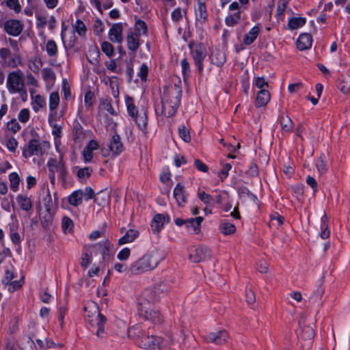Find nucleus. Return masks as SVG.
<instances>
[{"mask_svg":"<svg viewBox=\"0 0 350 350\" xmlns=\"http://www.w3.org/2000/svg\"><path fill=\"white\" fill-rule=\"evenodd\" d=\"M306 19L304 17H293L288 20V26L291 30L297 29L306 24Z\"/></svg>","mask_w":350,"mask_h":350,"instance_id":"34","label":"nucleus"},{"mask_svg":"<svg viewBox=\"0 0 350 350\" xmlns=\"http://www.w3.org/2000/svg\"><path fill=\"white\" fill-rule=\"evenodd\" d=\"M16 201L19 206L25 211H29L32 208V203L29 198L26 196L19 194L16 197Z\"/></svg>","mask_w":350,"mask_h":350,"instance_id":"26","label":"nucleus"},{"mask_svg":"<svg viewBox=\"0 0 350 350\" xmlns=\"http://www.w3.org/2000/svg\"><path fill=\"white\" fill-rule=\"evenodd\" d=\"M59 103V95L58 92H53L49 96V109L51 111L55 110Z\"/></svg>","mask_w":350,"mask_h":350,"instance_id":"43","label":"nucleus"},{"mask_svg":"<svg viewBox=\"0 0 350 350\" xmlns=\"http://www.w3.org/2000/svg\"><path fill=\"white\" fill-rule=\"evenodd\" d=\"M46 51L49 57H55L57 55L58 48L54 40H50L47 41Z\"/></svg>","mask_w":350,"mask_h":350,"instance_id":"40","label":"nucleus"},{"mask_svg":"<svg viewBox=\"0 0 350 350\" xmlns=\"http://www.w3.org/2000/svg\"><path fill=\"white\" fill-rule=\"evenodd\" d=\"M98 143L96 140H90L83 150L82 156L85 163L90 162L93 159V151L98 148Z\"/></svg>","mask_w":350,"mask_h":350,"instance_id":"19","label":"nucleus"},{"mask_svg":"<svg viewBox=\"0 0 350 350\" xmlns=\"http://www.w3.org/2000/svg\"><path fill=\"white\" fill-rule=\"evenodd\" d=\"M280 124L282 131L289 133L293 126L292 120L288 116H281L279 118Z\"/></svg>","mask_w":350,"mask_h":350,"instance_id":"27","label":"nucleus"},{"mask_svg":"<svg viewBox=\"0 0 350 350\" xmlns=\"http://www.w3.org/2000/svg\"><path fill=\"white\" fill-rule=\"evenodd\" d=\"M9 180L10 182V188L13 191H16L18 189L19 184L21 182L20 177L16 172H12L9 175Z\"/></svg>","mask_w":350,"mask_h":350,"instance_id":"41","label":"nucleus"},{"mask_svg":"<svg viewBox=\"0 0 350 350\" xmlns=\"http://www.w3.org/2000/svg\"><path fill=\"white\" fill-rule=\"evenodd\" d=\"M158 264L156 254L154 252H149L132 262L129 267L128 273L131 275H140L154 269Z\"/></svg>","mask_w":350,"mask_h":350,"instance_id":"2","label":"nucleus"},{"mask_svg":"<svg viewBox=\"0 0 350 350\" xmlns=\"http://www.w3.org/2000/svg\"><path fill=\"white\" fill-rule=\"evenodd\" d=\"M212 62L217 66H221L226 61L225 54L221 51H217L211 55Z\"/></svg>","mask_w":350,"mask_h":350,"instance_id":"46","label":"nucleus"},{"mask_svg":"<svg viewBox=\"0 0 350 350\" xmlns=\"http://www.w3.org/2000/svg\"><path fill=\"white\" fill-rule=\"evenodd\" d=\"M47 165L49 167L50 171L52 172V174H50V178L51 183H53L55 181V172H57L59 174L60 178L62 179H64L66 170L62 159H61L59 161L57 162L54 159H50L48 161Z\"/></svg>","mask_w":350,"mask_h":350,"instance_id":"11","label":"nucleus"},{"mask_svg":"<svg viewBox=\"0 0 350 350\" xmlns=\"http://www.w3.org/2000/svg\"><path fill=\"white\" fill-rule=\"evenodd\" d=\"M210 250L204 246H198L190 251L189 259L193 262H200L211 258Z\"/></svg>","mask_w":350,"mask_h":350,"instance_id":"10","label":"nucleus"},{"mask_svg":"<svg viewBox=\"0 0 350 350\" xmlns=\"http://www.w3.org/2000/svg\"><path fill=\"white\" fill-rule=\"evenodd\" d=\"M6 5L10 9H13L16 13L21 11V7L18 0H7Z\"/></svg>","mask_w":350,"mask_h":350,"instance_id":"59","label":"nucleus"},{"mask_svg":"<svg viewBox=\"0 0 350 350\" xmlns=\"http://www.w3.org/2000/svg\"><path fill=\"white\" fill-rule=\"evenodd\" d=\"M53 216L52 211H46V213L42 216L41 219V224L43 228H48L52 224Z\"/></svg>","mask_w":350,"mask_h":350,"instance_id":"51","label":"nucleus"},{"mask_svg":"<svg viewBox=\"0 0 350 350\" xmlns=\"http://www.w3.org/2000/svg\"><path fill=\"white\" fill-rule=\"evenodd\" d=\"M221 232L225 235H230L236 231V227L234 224L228 222H223L219 226Z\"/></svg>","mask_w":350,"mask_h":350,"instance_id":"42","label":"nucleus"},{"mask_svg":"<svg viewBox=\"0 0 350 350\" xmlns=\"http://www.w3.org/2000/svg\"><path fill=\"white\" fill-rule=\"evenodd\" d=\"M18 118L21 122L25 123L29 119V111L28 109H23L20 111Z\"/></svg>","mask_w":350,"mask_h":350,"instance_id":"63","label":"nucleus"},{"mask_svg":"<svg viewBox=\"0 0 350 350\" xmlns=\"http://www.w3.org/2000/svg\"><path fill=\"white\" fill-rule=\"evenodd\" d=\"M198 196L200 200L207 206H212L214 199L211 195L205 193L204 191H200L198 192Z\"/></svg>","mask_w":350,"mask_h":350,"instance_id":"48","label":"nucleus"},{"mask_svg":"<svg viewBox=\"0 0 350 350\" xmlns=\"http://www.w3.org/2000/svg\"><path fill=\"white\" fill-rule=\"evenodd\" d=\"M4 64L11 68H16L22 64V57L20 53H14L13 55L4 62Z\"/></svg>","mask_w":350,"mask_h":350,"instance_id":"29","label":"nucleus"},{"mask_svg":"<svg viewBox=\"0 0 350 350\" xmlns=\"http://www.w3.org/2000/svg\"><path fill=\"white\" fill-rule=\"evenodd\" d=\"M92 170L89 167L80 168L78 170L77 175V177L81 180H86L92 174Z\"/></svg>","mask_w":350,"mask_h":350,"instance_id":"47","label":"nucleus"},{"mask_svg":"<svg viewBox=\"0 0 350 350\" xmlns=\"http://www.w3.org/2000/svg\"><path fill=\"white\" fill-rule=\"evenodd\" d=\"M6 88L12 94L18 93L26 95L24 73L21 70L17 69L9 72L7 77Z\"/></svg>","mask_w":350,"mask_h":350,"instance_id":"4","label":"nucleus"},{"mask_svg":"<svg viewBox=\"0 0 350 350\" xmlns=\"http://www.w3.org/2000/svg\"><path fill=\"white\" fill-rule=\"evenodd\" d=\"M42 153V143L36 138L30 139L23 148V156L25 158Z\"/></svg>","mask_w":350,"mask_h":350,"instance_id":"9","label":"nucleus"},{"mask_svg":"<svg viewBox=\"0 0 350 350\" xmlns=\"http://www.w3.org/2000/svg\"><path fill=\"white\" fill-rule=\"evenodd\" d=\"M105 244V245L104 247H103V245L100 243L96 245H90L84 247L83 254L81 256V265L84 268H87L91 264L92 261V254L96 250H102V253L104 254L105 251L108 250L109 243L108 241H106Z\"/></svg>","mask_w":350,"mask_h":350,"instance_id":"8","label":"nucleus"},{"mask_svg":"<svg viewBox=\"0 0 350 350\" xmlns=\"http://www.w3.org/2000/svg\"><path fill=\"white\" fill-rule=\"evenodd\" d=\"M56 198L53 200L50 193L49 189L46 191L45 197L43 198V204L46 208V211H53V208L56 206Z\"/></svg>","mask_w":350,"mask_h":350,"instance_id":"35","label":"nucleus"},{"mask_svg":"<svg viewBox=\"0 0 350 350\" xmlns=\"http://www.w3.org/2000/svg\"><path fill=\"white\" fill-rule=\"evenodd\" d=\"M82 189L76 190L68 196V202L74 206H77L82 203Z\"/></svg>","mask_w":350,"mask_h":350,"instance_id":"33","label":"nucleus"},{"mask_svg":"<svg viewBox=\"0 0 350 350\" xmlns=\"http://www.w3.org/2000/svg\"><path fill=\"white\" fill-rule=\"evenodd\" d=\"M135 33L134 34L140 36L141 35H144L147 32V25L144 23V21L142 20H138L135 23Z\"/></svg>","mask_w":350,"mask_h":350,"instance_id":"44","label":"nucleus"},{"mask_svg":"<svg viewBox=\"0 0 350 350\" xmlns=\"http://www.w3.org/2000/svg\"><path fill=\"white\" fill-rule=\"evenodd\" d=\"M139 315L146 321L157 325H160L163 322V317L160 312L155 308L138 312Z\"/></svg>","mask_w":350,"mask_h":350,"instance_id":"13","label":"nucleus"},{"mask_svg":"<svg viewBox=\"0 0 350 350\" xmlns=\"http://www.w3.org/2000/svg\"><path fill=\"white\" fill-rule=\"evenodd\" d=\"M176 202L180 206H184L187 202V193L184 187L180 183L176 184Z\"/></svg>","mask_w":350,"mask_h":350,"instance_id":"30","label":"nucleus"},{"mask_svg":"<svg viewBox=\"0 0 350 350\" xmlns=\"http://www.w3.org/2000/svg\"><path fill=\"white\" fill-rule=\"evenodd\" d=\"M191 53L192 55L194 62L198 66V69L201 72L204 68V60L206 57V49L205 46L202 43H191L189 44Z\"/></svg>","mask_w":350,"mask_h":350,"instance_id":"7","label":"nucleus"},{"mask_svg":"<svg viewBox=\"0 0 350 350\" xmlns=\"http://www.w3.org/2000/svg\"><path fill=\"white\" fill-rule=\"evenodd\" d=\"M291 191L297 198L301 197L304 193V185L300 184L293 185L291 187Z\"/></svg>","mask_w":350,"mask_h":350,"instance_id":"64","label":"nucleus"},{"mask_svg":"<svg viewBox=\"0 0 350 350\" xmlns=\"http://www.w3.org/2000/svg\"><path fill=\"white\" fill-rule=\"evenodd\" d=\"M260 32V28L258 26H254L252 27L248 33H247L243 38V42L245 45H250L252 44L257 38Z\"/></svg>","mask_w":350,"mask_h":350,"instance_id":"23","label":"nucleus"},{"mask_svg":"<svg viewBox=\"0 0 350 350\" xmlns=\"http://www.w3.org/2000/svg\"><path fill=\"white\" fill-rule=\"evenodd\" d=\"M148 66L146 65V64H143L141 66L139 72L138 73V76L140 77L142 81H146L148 73Z\"/></svg>","mask_w":350,"mask_h":350,"instance_id":"62","label":"nucleus"},{"mask_svg":"<svg viewBox=\"0 0 350 350\" xmlns=\"http://www.w3.org/2000/svg\"><path fill=\"white\" fill-rule=\"evenodd\" d=\"M203 221L202 217H197L196 218H191L185 221L181 219H176V225L182 226L185 224L188 230L190 233L197 234L200 230V225Z\"/></svg>","mask_w":350,"mask_h":350,"instance_id":"14","label":"nucleus"},{"mask_svg":"<svg viewBox=\"0 0 350 350\" xmlns=\"http://www.w3.org/2000/svg\"><path fill=\"white\" fill-rule=\"evenodd\" d=\"M73 222L68 217H64L62 219V227L64 232H71L73 228Z\"/></svg>","mask_w":350,"mask_h":350,"instance_id":"50","label":"nucleus"},{"mask_svg":"<svg viewBox=\"0 0 350 350\" xmlns=\"http://www.w3.org/2000/svg\"><path fill=\"white\" fill-rule=\"evenodd\" d=\"M101 49L108 57L113 55L114 49L113 45L108 42H103L101 44Z\"/></svg>","mask_w":350,"mask_h":350,"instance_id":"55","label":"nucleus"},{"mask_svg":"<svg viewBox=\"0 0 350 350\" xmlns=\"http://www.w3.org/2000/svg\"><path fill=\"white\" fill-rule=\"evenodd\" d=\"M33 103L36 105L33 107L35 111H38L39 109L42 108L46 105V100L44 97L40 94L35 96Z\"/></svg>","mask_w":350,"mask_h":350,"instance_id":"54","label":"nucleus"},{"mask_svg":"<svg viewBox=\"0 0 350 350\" xmlns=\"http://www.w3.org/2000/svg\"><path fill=\"white\" fill-rule=\"evenodd\" d=\"M208 16L204 0H198V5L196 8V17L198 22L203 23Z\"/></svg>","mask_w":350,"mask_h":350,"instance_id":"21","label":"nucleus"},{"mask_svg":"<svg viewBox=\"0 0 350 350\" xmlns=\"http://www.w3.org/2000/svg\"><path fill=\"white\" fill-rule=\"evenodd\" d=\"M75 31L79 33V35H84L87 31V28L83 22L79 19L77 20L75 23L72 25Z\"/></svg>","mask_w":350,"mask_h":350,"instance_id":"53","label":"nucleus"},{"mask_svg":"<svg viewBox=\"0 0 350 350\" xmlns=\"http://www.w3.org/2000/svg\"><path fill=\"white\" fill-rule=\"evenodd\" d=\"M123 25L121 23H115L109 31V39L113 42L122 43L123 40Z\"/></svg>","mask_w":350,"mask_h":350,"instance_id":"17","label":"nucleus"},{"mask_svg":"<svg viewBox=\"0 0 350 350\" xmlns=\"http://www.w3.org/2000/svg\"><path fill=\"white\" fill-rule=\"evenodd\" d=\"M312 43V36L310 33H304L299 35L297 40V46L300 51H304L310 48Z\"/></svg>","mask_w":350,"mask_h":350,"instance_id":"20","label":"nucleus"},{"mask_svg":"<svg viewBox=\"0 0 350 350\" xmlns=\"http://www.w3.org/2000/svg\"><path fill=\"white\" fill-rule=\"evenodd\" d=\"M316 166L321 174L325 173L327 171V161H326V157L325 155H321V157L317 159Z\"/></svg>","mask_w":350,"mask_h":350,"instance_id":"45","label":"nucleus"},{"mask_svg":"<svg viewBox=\"0 0 350 350\" xmlns=\"http://www.w3.org/2000/svg\"><path fill=\"white\" fill-rule=\"evenodd\" d=\"M181 68H182V73L183 75V78L185 80L186 78L189 76L190 72V66L187 59H183L181 61Z\"/></svg>","mask_w":350,"mask_h":350,"instance_id":"60","label":"nucleus"},{"mask_svg":"<svg viewBox=\"0 0 350 350\" xmlns=\"http://www.w3.org/2000/svg\"><path fill=\"white\" fill-rule=\"evenodd\" d=\"M165 221L164 215L161 214L156 215L151 222V229L154 234H157L162 228Z\"/></svg>","mask_w":350,"mask_h":350,"instance_id":"24","label":"nucleus"},{"mask_svg":"<svg viewBox=\"0 0 350 350\" xmlns=\"http://www.w3.org/2000/svg\"><path fill=\"white\" fill-rule=\"evenodd\" d=\"M128 335L130 338H134L137 345L143 349L155 348L161 342L160 338L146 334L145 329L140 325L129 328Z\"/></svg>","mask_w":350,"mask_h":350,"instance_id":"1","label":"nucleus"},{"mask_svg":"<svg viewBox=\"0 0 350 350\" xmlns=\"http://www.w3.org/2000/svg\"><path fill=\"white\" fill-rule=\"evenodd\" d=\"M12 55L11 50L8 47H3L0 49V58L3 63Z\"/></svg>","mask_w":350,"mask_h":350,"instance_id":"57","label":"nucleus"},{"mask_svg":"<svg viewBox=\"0 0 350 350\" xmlns=\"http://www.w3.org/2000/svg\"><path fill=\"white\" fill-rule=\"evenodd\" d=\"M181 5L176 8V22L182 20L183 21V27H178V33L182 34V38L187 42L189 37L188 21L186 17L187 10L189 5V0H181Z\"/></svg>","mask_w":350,"mask_h":350,"instance_id":"6","label":"nucleus"},{"mask_svg":"<svg viewBox=\"0 0 350 350\" xmlns=\"http://www.w3.org/2000/svg\"><path fill=\"white\" fill-rule=\"evenodd\" d=\"M139 235V232L137 230L130 229L126 233L119 239L118 243L120 245H123L125 243H131Z\"/></svg>","mask_w":350,"mask_h":350,"instance_id":"28","label":"nucleus"},{"mask_svg":"<svg viewBox=\"0 0 350 350\" xmlns=\"http://www.w3.org/2000/svg\"><path fill=\"white\" fill-rule=\"evenodd\" d=\"M271 95L268 90H259L257 92L256 98V107H261L266 106L269 102Z\"/></svg>","mask_w":350,"mask_h":350,"instance_id":"22","label":"nucleus"},{"mask_svg":"<svg viewBox=\"0 0 350 350\" xmlns=\"http://www.w3.org/2000/svg\"><path fill=\"white\" fill-rule=\"evenodd\" d=\"M7 128L13 133H16L21 129V125L16 120L14 119L8 122Z\"/></svg>","mask_w":350,"mask_h":350,"instance_id":"58","label":"nucleus"},{"mask_svg":"<svg viewBox=\"0 0 350 350\" xmlns=\"http://www.w3.org/2000/svg\"><path fill=\"white\" fill-rule=\"evenodd\" d=\"M324 293V288L322 283H319L314 290L309 299L313 302L319 301Z\"/></svg>","mask_w":350,"mask_h":350,"instance_id":"39","label":"nucleus"},{"mask_svg":"<svg viewBox=\"0 0 350 350\" xmlns=\"http://www.w3.org/2000/svg\"><path fill=\"white\" fill-rule=\"evenodd\" d=\"M179 137L185 143H189L191 137L190 135V129L185 124H181L178 129Z\"/></svg>","mask_w":350,"mask_h":350,"instance_id":"32","label":"nucleus"},{"mask_svg":"<svg viewBox=\"0 0 350 350\" xmlns=\"http://www.w3.org/2000/svg\"><path fill=\"white\" fill-rule=\"evenodd\" d=\"M43 65V62L40 57L36 56L29 61L28 66L33 72L38 73Z\"/></svg>","mask_w":350,"mask_h":350,"instance_id":"36","label":"nucleus"},{"mask_svg":"<svg viewBox=\"0 0 350 350\" xmlns=\"http://www.w3.org/2000/svg\"><path fill=\"white\" fill-rule=\"evenodd\" d=\"M23 29V24L18 20H8L4 24L5 31L12 36L20 35Z\"/></svg>","mask_w":350,"mask_h":350,"instance_id":"16","label":"nucleus"},{"mask_svg":"<svg viewBox=\"0 0 350 350\" xmlns=\"http://www.w3.org/2000/svg\"><path fill=\"white\" fill-rule=\"evenodd\" d=\"M83 310L86 313L85 314L86 321L92 327H97L96 336L98 338H103L105 335L104 325L106 323V318L98 310L96 303L91 302L83 307Z\"/></svg>","mask_w":350,"mask_h":350,"instance_id":"3","label":"nucleus"},{"mask_svg":"<svg viewBox=\"0 0 350 350\" xmlns=\"http://www.w3.org/2000/svg\"><path fill=\"white\" fill-rule=\"evenodd\" d=\"M109 149L113 157H116L120 154L124 149V146L121 142V138L118 134L112 135L110 143L109 144Z\"/></svg>","mask_w":350,"mask_h":350,"instance_id":"18","label":"nucleus"},{"mask_svg":"<svg viewBox=\"0 0 350 350\" xmlns=\"http://www.w3.org/2000/svg\"><path fill=\"white\" fill-rule=\"evenodd\" d=\"M301 336L304 340H311L314 336V332L311 327L304 326L302 328Z\"/></svg>","mask_w":350,"mask_h":350,"instance_id":"52","label":"nucleus"},{"mask_svg":"<svg viewBox=\"0 0 350 350\" xmlns=\"http://www.w3.org/2000/svg\"><path fill=\"white\" fill-rule=\"evenodd\" d=\"M159 301V296L156 290L146 289L137 299L138 312L154 308Z\"/></svg>","mask_w":350,"mask_h":350,"instance_id":"5","label":"nucleus"},{"mask_svg":"<svg viewBox=\"0 0 350 350\" xmlns=\"http://www.w3.org/2000/svg\"><path fill=\"white\" fill-rule=\"evenodd\" d=\"M284 223V217L278 213H275L274 215L271 216V220L269 222V225L271 226H275L278 228L281 226Z\"/></svg>","mask_w":350,"mask_h":350,"instance_id":"49","label":"nucleus"},{"mask_svg":"<svg viewBox=\"0 0 350 350\" xmlns=\"http://www.w3.org/2000/svg\"><path fill=\"white\" fill-rule=\"evenodd\" d=\"M241 20V10L235 12L234 13L228 15L226 19L225 23L228 27H233L237 25Z\"/></svg>","mask_w":350,"mask_h":350,"instance_id":"38","label":"nucleus"},{"mask_svg":"<svg viewBox=\"0 0 350 350\" xmlns=\"http://www.w3.org/2000/svg\"><path fill=\"white\" fill-rule=\"evenodd\" d=\"M42 76L45 82L53 84L55 81V74L50 68H44L42 70Z\"/></svg>","mask_w":350,"mask_h":350,"instance_id":"37","label":"nucleus"},{"mask_svg":"<svg viewBox=\"0 0 350 350\" xmlns=\"http://www.w3.org/2000/svg\"><path fill=\"white\" fill-rule=\"evenodd\" d=\"M339 88L343 93H348L350 91V77L347 76L340 83Z\"/></svg>","mask_w":350,"mask_h":350,"instance_id":"56","label":"nucleus"},{"mask_svg":"<svg viewBox=\"0 0 350 350\" xmlns=\"http://www.w3.org/2000/svg\"><path fill=\"white\" fill-rule=\"evenodd\" d=\"M126 105L129 114L134 119L140 129H144L146 126V122L143 117L141 118V120L138 119V110L134 104L133 98L127 96L126 98Z\"/></svg>","mask_w":350,"mask_h":350,"instance_id":"12","label":"nucleus"},{"mask_svg":"<svg viewBox=\"0 0 350 350\" xmlns=\"http://www.w3.org/2000/svg\"><path fill=\"white\" fill-rule=\"evenodd\" d=\"M228 338V334L224 329L209 333L204 336V339L207 342H213L216 345L226 343Z\"/></svg>","mask_w":350,"mask_h":350,"instance_id":"15","label":"nucleus"},{"mask_svg":"<svg viewBox=\"0 0 350 350\" xmlns=\"http://www.w3.org/2000/svg\"><path fill=\"white\" fill-rule=\"evenodd\" d=\"M139 36L134 34L133 32H131L129 34H128L126 40L129 49L133 51H137L139 46Z\"/></svg>","mask_w":350,"mask_h":350,"instance_id":"31","label":"nucleus"},{"mask_svg":"<svg viewBox=\"0 0 350 350\" xmlns=\"http://www.w3.org/2000/svg\"><path fill=\"white\" fill-rule=\"evenodd\" d=\"M255 85L258 89H260V90H268L269 88V85L263 77H256L255 80Z\"/></svg>","mask_w":350,"mask_h":350,"instance_id":"61","label":"nucleus"},{"mask_svg":"<svg viewBox=\"0 0 350 350\" xmlns=\"http://www.w3.org/2000/svg\"><path fill=\"white\" fill-rule=\"evenodd\" d=\"M95 202L100 206H105L110 201V194L106 191H100L94 198Z\"/></svg>","mask_w":350,"mask_h":350,"instance_id":"25","label":"nucleus"}]
</instances>
